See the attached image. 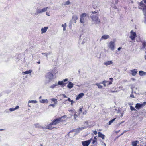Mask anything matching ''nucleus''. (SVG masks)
<instances>
[{"label":"nucleus","instance_id":"nucleus-1","mask_svg":"<svg viewBox=\"0 0 146 146\" xmlns=\"http://www.w3.org/2000/svg\"><path fill=\"white\" fill-rule=\"evenodd\" d=\"M66 115H64L60 117L55 119L53 120L52 122L54 125H56L60 122L65 121V120L64 119L66 118Z\"/></svg>","mask_w":146,"mask_h":146},{"label":"nucleus","instance_id":"nucleus-2","mask_svg":"<svg viewBox=\"0 0 146 146\" xmlns=\"http://www.w3.org/2000/svg\"><path fill=\"white\" fill-rule=\"evenodd\" d=\"M67 81H68V79L67 78L64 79L63 81H59L57 83H56L55 84H54L51 85L50 88H53L58 85H62V86L63 87L65 86L66 84H67V82H65Z\"/></svg>","mask_w":146,"mask_h":146},{"label":"nucleus","instance_id":"nucleus-3","mask_svg":"<svg viewBox=\"0 0 146 146\" xmlns=\"http://www.w3.org/2000/svg\"><path fill=\"white\" fill-rule=\"evenodd\" d=\"M92 21L95 24H99L100 23V20L99 19L97 15L92 14L90 16Z\"/></svg>","mask_w":146,"mask_h":146},{"label":"nucleus","instance_id":"nucleus-4","mask_svg":"<svg viewBox=\"0 0 146 146\" xmlns=\"http://www.w3.org/2000/svg\"><path fill=\"white\" fill-rule=\"evenodd\" d=\"M113 78H109V81L104 80L101 83L103 84L104 87L106 86L110 85L112 83Z\"/></svg>","mask_w":146,"mask_h":146},{"label":"nucleus","instance_id":"nucleus-5","mask_svg":"<svg viewBox=\"0 0 146 146\" xmlns=\"http://www.w3.org/2000/svg\"><path fill=\"white\" fill-rule=\"evenodd\" d=\"M86 17H88V15L86 13H84L82 14L80 16V22L84 23Z\"/></svg>","mask_w":146,"mask_h":146},{"label":"nucleus","instance_id":"nucleus-6","mask_svg":"<svg viewBox=\"0 0 146 146\" xmlns=\"http://www.w3.org/2000/svg\"><path fill=\"white\" fill-rule=\"evenodd\" d=\"M137 36V35L135 32L133 31V30H131L130 32V38L132 40H134Z\"/></svg>","mask_w":146,"mask_h":146},{"label":"nucleus","instance_id":"nucleus-7","mask_svg":"<svg viewBox=\"0 0 146 146\" xmlns=\"http://www.w3.org/2000/svg\"><path fill=\"white\" fill-rule=\"evenodd\" d=\"M92 139V138L90 139L87 141H86L82 142V144L83 146H88L89 145L90 143L91 140Z\"/></svg>","mask_w":146,"mask_h":146},{"label":"nucleus","instance_id":"nucleus-8","mask_svg":"<svg viewBox=\"0 0 146 146\" xmlns=\"http://www.w3.org/2000/svg\"><path fill=\"white\" fill-rule=\"evenodd\" d=\"M109 46L112 50H114L115 47V42L111 41L110 42Z\"/></svg>","mask_w":146,"mask_h":146},{"label":"nucleus","instance_id":"nucleus-9","mask_svg":"<svg viewBox=\"0 0 146 146\" xmlns=\"http://www.w3.org/2000/svg\"><path fill=\"white\" fill-rule=\"evenodd\" d=\"M46 77V78H48L49 80H51L53 78V75L52 73H51L50 72H48L47 73Z\"/></svg>","mask_w":146,"mask_h":146},{"label":"nucleus","instance_id":"nucleus-10","mask_svg":"<svg viewBox=\"0 0 146 146\" xmlns=\"http://www.w3.org/2000/svg\"><path fill=\"white\" fill-rule=\"evenodd\" d=\"M48 9V7L44 8L41 10L38 9L37 10V14L40 13L42 12H44L46 11Z\"/></svg>","mask_w":146,"mask_h":146},{"label":"nucleus","instance_id":"nucleus-11","mask_svg":"<svg viewBox=\"0 0 146 146\" xmlns=\"http://www.w3.org/2000/svg\"><path fill=\"white\" fill-rule=\"evenodd\" d=\"M54 124L52 123V122H51L46 127L47 129L49 130H52L55 127L53 126Z\"/></svg>","mask_w":146,"mask_h":146},{"label":"nucleus","instance_id":"nucleus-12","mask_svg":"<svg viewBox=\"0 0 146 146\" xmlns=\"http://www.w3.org/2000/svg\"><path fill=\"white\" fill-rule=\"evenodd\" d=\"M139 6L138 7V8L140 9H143V10L144 9V7L145 6V5L143 3V2L141 1L139 3Z\"/></svg>","mask_w":146,"mask_h":146},{"label":"nucleus","instance_id":"nucleus-13","mask_svg":"<svg viewBox=\"0 0 146 146\" xmlns=\"http://www.w3.org/2000/svg\"><path fill=\"white\" fill-rule=\"evenodd\" d=\"M92 143V144H94V145L97 146L98 143L97 138H96V137L95 136L94 137Z\"/></svg>","mask_w":146,"mask_h":146},{"label":"nucleus","instance_id":"nucleus-14","mask_svg":"<svg viewBox=\"0 0 146 146\" xmlns=\"http://www.w3.org/2000/svg\"><path fill=\"white\" fill-rule=\"evenodd\" d=\"M143 107V104L140 103H137L136 104L135 108L137 110H139Z\"/></svg>","mask_w":146,"mask_h":146},{"label":"nucleus","instance_id":"nucleus-15","mask_svg":"<svg viewBox=\"0 0 146 146\" xmlns=\"http://www.w3.org/2000/svg\"><path fill=\"white\" fill-rule=\"evenodd\" d=\"M130 71L131 72V74L133 76H135L137 72V70L136 69L131 70H130Z\"/></svg>","mask_w":146,"mask_h":146},{"label":"nucleus","instance_id":"nucleus-16","mask_svg":"<svg viewBox=\"0 0 146 146\" xmlns=\"http://www.w3.org/2000/svg\"><path fill=\"white\" fill-rule=\"evenodd\" d=\"M48 29V27H45L44 28H42L41 29V33L42 34L46 32Z\"/></svg>","mask_w":146,"mask_h":146},{"label":"nucleus","instance_id":"nucleus-17","mask_svg":"<svg viewBox=\"0 0 146 146\" xmlns=\"http://www.w3.org/2000/svg\"><path fill=\"white\" fill-rule=\"evenodd\" d=\"M74 84L71 82H69L67 86V87L69 89H71L73 87Z\"/></svg>","mask_w":146,"mask_h":146},{"label":"nucleus","instance_id":"nucleus-18","mask_svg":"<svg viewBox=\"0 0 146 146\" xmlns=\"http://www.w3.org/2000/svg\"><path fill=\"white\" fill-rule=\"evenodd\" d=\"M84 95V94L81 93L79 94L76 98V100H77L81 98Z\"/></svg>","mask_w":146,"mask_h":146},{"label":"nucleus","instance_id":"nucleus-19","mask_svg":"<svg viewBox=\"0 0 146 146\" xmlns=\"http://www.w3.org/2000/svg\"><path fill=\"white\" fill-rule=\"evenodd\" d=\"M110 38V36L108 35H103L101 38V39H107Z\"/></svg>","mask_w":146,"mask_h":146},{"label":"nucleus","instance_id":"nucleus-20","mask_svg":"<svg viewBox=\"0 0 146 146\" xmlns=\"http://www.w3.org/2000/svg\"><path fill=\"white\" fill-rule=\"evenodd\" d=\"M139 141H135L132 142V146H137V144L139 143Z\"/></svg>","mask_w":146,"mask_h":146},{"label":"nucleus","instance_id":"nucleus-21","mask_svg":"<svg viewBox=\"0 0 146 146\" xmlns=\"http://www.w3.org/2000/svg\"><path fill=\"white\" fill-rule=\"evenodd\" d=\"M98 137L101 138L102 139H104V138L105 135L104 134H102L100 132H98Z\"/></svg>","mask_w":146,"mask_h":146},{"label":"nucleus","instance_id":"nucleus-22","mask_svg":"<svg viewBox=\"0 0 146 146\" xmlns=\"http://www.w3.org/2000/svg\"><path fill=\"white\" fill-rule=\"evenodd\" d=\"M40 102L42 103H47L48 102V100L47 99H42L40 100Z\"/></svg>","mask_w":146,"mask_h":146},{"label":"nucleus","instance_id":"nucleus-23","mask_svg":"<svg viewBox=\"0 0 146 146\" xmlns=\"http://www.w3.org/2000/svg\"><path fill=\"white\" fill-rule=\"evenodd\" d=\"M139 74L140 76L146 75V72L143 71H139Z\"/></svg>","mask_w":146,"mask_h":146},{"label":"nucleus","instance_id":"nucleus-24","mask_svg":"<svg viewBox=\"0 0 146 146\" xmlns=\"http://www.w3.org/2000/svg\"><path fill=\"white\" fill-rule=\"evenodd\" d=\"M111 61H106L104 62V64L106 66L110 65L112 64Z\"/></svg>","mask_w":146,"mask_h":146},{"label":"nucleus","instance_id":"nucleus-25","mask_svg":"<svg viewBox=\"0 0 146 146\" xmlns=\"http://www.w3.org/2000/svg\"><path fill=\"white\" fill-rule=\"evenodd\" d=\"M37 102L36 100H29L28 102V106L29 107L30 106V105H29V103H36Z\"/></svg>","mask_w":146,"mask_h":146},{"label":"nucleus","instance_id":"nucleus-26","mask_svg":"<svg viewBox=\"0 0 146 146\" xmlns=\"http://www.w3.org/2000/svg\"><path fill=\"white\" fill-rule=\"evenodd\" d=\"M51 100L52 102H54V103L57 104V100L56 98H52L51 99Z\"/></svg>","mask_w":146,"mask_h":146},{"label":"nucleus","instance_id":"nucleus-27","mask_svg":"<svg viewBox=\"0 0 146 146\" xmlns=\"http://www.w3.org/2000/svg\"><path fill=\"white\" fill-rule=\"evenodd\" d=\"M19 107L18 106H17L15 108H10L9 109V110L11 111H14L15 110L19 108Z\"/></svg>","mask_w":146,"mask_h":146},{"label":"nucleus","instance_id":"nucleus-28","mask_svg":"<svg viewBox=\"0 0 146 146\" xmlns=\"http://www.w3.org/2000/svg\"><path fill=\"white\" fill-rule=\"evenodd\" d=\"M83 109H83V106H82L79 108L78 111L79 114H81V113L82 112V111Z\"/></svg>","mask_w":146,"mask_h":146},{"label":"nucleus","instance_id":"nucleus-29","mask_svg":"<svg viewBox=\"0 0 146 146\" xmlns=\"http://www.w3.org/2000/svg\"><path fill=\"white\" fill-rule=\"evenodd\" d=\"M142 43L143 48L146 49V42L144 41Z\"/></svg>","mask_w":146,"mask_h":146},{"label":"nucleus","instance_id":"nucleus-30","mask_svg":"<svg viewBox=\"0 0 146 146\" xmlns=\"http://www.w3.org/2000/svg\"><path fill=\"white\" fill-rule=\"evenodd\" d=\"M116 119V118H115L112 119V120H111L109 122V125H110L112 123H113L114 121L115 120V119Z\"/></svg>","mask_w":146,"mask_h":146},{"label":"nucleus","instance_id":"nucleus-31","mask_svg":"<svg viewBox=\"0 0 146 146\" xmlns=\"http://www.w3.org/2000/svg\"><path fill=\"white\" fill-rule=\"evenodd\" d=\"M32 72V71L31 70H29L28 71H26L24 72V73L25 74H29L31 73Z\"/></svg>","mask_w":146,"mask_h":146},{"label":"nucleus","instance_id":"nucleus-32","mask_svg":"<svg viewBox=\"0 0 146 146\" xmlns=\"http://www.w3.org/2000/svg\"><path fill=\"white\" fill-rule=\"evenodd\" d=\"M62 26L63 27V30L64 31L66 30V23H65L64 24H62Z\"/></svg>","mask_w":146,"mask_h":146},{"label":"nucleus","instance_id":"nucleus-33","mask_svg":"<svg viewBox=\"0 0 146 146\" xmlns=\"http://www.w3.org/2000/svg\"><path fill=\"white\" fill-rule=\"evenodd\" d=\"M100 84L101 83H97L96 84V85L99 88L101 89L102 87V86Z\"/></svg>","mask_w":146,"mask_h":146},{"label":"nucleus","instance_id":"nucleus-34","mask_svg":"<svg viewBox=\"0 0 146 146\" xmlns=\"http://www.w3.org/2000/svg\"><path fill=\"white\" fill-rule=\"evenodd\" d=\"M130 110H134V111H135L136 110L135 109L133 106H130Z\"/></svg>","mask_w":146,"mask_h":146},{"label":"nucleus","instance_id":"nucleus-35","mask_svg":"<svg viewBox=\"0 0 146 146\" xmlns=\"http://www.w3.org/2000/svg\"><path fill=\"white\" fill-rule=\"evenodd\" d=\"M50 104L49 105V106H52V107H55V105L56 104Z\"/></svg>","mask_w":146,"mask_h":146},{"label":"nucleus","instance_id":"nucleus-36","mask_svg":"<svg viewBox=\"0 0 146 146\" xmlns=\"http://www.w3.org/2000/svg\"><path fill=\"white\" fill-rule=\"evenodd\" d=\"M87 113V110H84V111L82 112V114L83 115H85Z\"/></svg>","mask_w":146,"mask_h":146},{"label":"nucleus","instance_id":"nucleus-37","mask_svg":"<svg viewBox=\"0 0 146 146\" xmlns=\"http://www.w3.org/2000/svg\"><path fill=\"white\" fill-rule=\"evenodd\" d=\"M98 12V10H96L94 11H92V14H93L94 13H97Z\"/></svg>","mask_w":146,"mask_h":146},{"label":"nucleus","instance_id":"nucleus-38","mask_svg":"<svg viewBox=\"0 0 146 146\" xmlns=\"http://www.w3.org/2000/svg\"><path fill=\"white\" fill-rule=\"evenodd\" d=\"M77 117H78V115H77V114H74V119H76Z\"/></svg>","mask_w":146,"mask_h":146},{"label":"nucleus","instance_id":"nucleus-39","mask_svg":"<svg viewBox=\"0 0 146 146\" xmlns=\"http://www.w3.org/2000/svg\"><path fill=\"white\" fill-rule=\"evenodd\" d=\"M70 2L69 1H67L66 2L65 4L66 5H68L70 4Z\"/></svg>","mask_w":146,"mask_h":146},{"label":"nucleus","instance_id":"nucleus-40","mask_svg":"<svg viewBox=\"0 0 146 146\" xmlns=\"http://www.w3.org/2000/svg\"><path fill=\"white\" fill-rule=\"evenodd\" d=\"M93 133L95 135L97 134V131L96 130L94 131L93 132Z\"/></svg>","mask_w":146,"mask_h":146},{"label":"nucleus","instance_id":"nucleus-41","mask_svg":"<svg viewBox=\"0 0 146 146\" xmlns=\"http://www.w3.org/2000/svg\"><path fill=\"white\" fill-rule=\"evenodd\" d=\"M88 121H86L84 122V124H86L88 125Z\"/></svg>","mask_w":146,"mask_h":146},{"label":"nucleus","instance_id":"nucleus-42","mask_svg":"<svg viewBox=\"0 0 146 146\" xmlns=\"http://www.w3.org/2000/svg\"><path fill=\"white\" fill-rule=\"evenodd\" d=\"M70 102H71V105H72L73 103H74V102L73 101V100H71Z\"/></svg>","mask_w":146,"mask_h":146},{"label":"nucleus","instance_id":"nucleus-43","mask_svg":"<svg viewBox=\"0 0 146 146\" xmlns=\"http://www.w3.org/2000/svg\"><path fill=\"white\" fill-rule=\"evenodd\" d=\"M143 104V106H144L146 104V102H143V103L142 104Z\"/></svg>","mask_w":146,"mask_h":146},{"label":"nucleus","instance_id":"nucleus-44","mask_svg":"<svg viewBox=\"0 0 146 146\" xmlns=\"http://www.w3.org/2000/svg\"><path fill=\"white\" fill-rule=\"evenodd\" d=\"M68 100V101L70 102L71 100L69 98H68L67 100H66V101Z\"/></svg>","mask_w":146,"mask_h":146},{"label":"nucleus","instance_id":"nucleus-45","mask_svg":"<svg viewBox=\"0 0 146 146\" xmlns=\"http://www.w3.org/2000/svg\"><path fill=\"white\" fill-rule=\"evenodd\" d=\"M46 15H48V16H50L49 13L47 12H46Z\"/></svg>","mask_w":146,"mask_h":146},{"label":"nucleus","instance_id":"nucleus-46","mask_svg":"<svg viewBox=\"0 0 146 146\" xmlns=\"http://www.w3.org/2000/svg\"><path fill=\"white\" fill-rule=\"evenodd\" d=\"M62 95L64 97V98H67V96L64 94H62Z\"/></svg>","mask_w":146,"mask_h":146},{"label":"nucleus","instance_id":"nucleus-47","mask_svg":"<svg viewBox=\"0 0 146 146\" xmlns=\"http://www.w3.org/2000/svg\"><path fill=\"white\" fill-rule=\"evenodd\" d=\"M130 97H132V98H134V96L133 95H131L130 96Z\"/></svg>","mask_w":146,"mask_h":146},{"label":"nucleus","instance_id":"nucleus-48","mask_svg":"<svg viewBox=\"0 0 146 146\" xmlns=\"http://www.w3.org/2000/svg\"><path fill=\"white\" fill-rule=\"evenodd\" d=\"M121 48V47L118 48V50H120Z\"/></svg>","mask_w":146,"mask_h":146},{"label":"nucleus","instance_id":"nucleus-49","mask_svg":"<svg viewBox=\"0 0 146 146\" xmlns=\"http://www.w3.org/2000/svg\"><path fill=\"white\" fill-rule=\"evenodd\" d=\"M40 61H38V62H37V63L38 64H40Z\"/></svg>","mask_w":146,"mask_h":146},{"label":"nucleus","instance_id":"nucleus-50","mask_svg":"<svg viewBox=\"0 0 146 146\" xmlns=\"http://www.w3.org/2000/svg\"><path fill=\"white\" fill-rule=\"evenodd\" d=\"M41 98H42L41 96H40V97H39V99H41Z\"/></svg>","mask_w":146,"mask_h":146},{"label":"nucleus","instance_id":"nucleus-51","mask_svg":"<svg viewBox=\"0 0 146 146\" xmlns=\"http://www.w3.org/2000/svg\"><path fill=\"white\" fill-rule=\"evenodd\" d=\"M144 2L145 3H146V0H144Z\"/></svg>","mask_w":146,"mask_h":146},{"label":"nucleus","instance_id":"nucleus-52","mask_svg":"<svg viewBox=\"0 0 146 146\" xmlns=\"http://www.w3.org/2000/svg\"><path fill=\"white\" fill-rule=\"evenodd\" d=\"M145 59L146 60V55L145 56Z\"/></svg>","mask_w":146,"mask_h":146},{"label":"nucleus","instance_id":"nucleus-53","mask_svg":"<svg viewBox=\"0 0 146 146\" xmlns=\"http://www.w3.org/2000/svg\"><path fill=\"white\" fill-rule=\"evenodd\" d=\"M104 145L105 146H106V144L104 143Z\"/></svg>","mask_w":146,"mask_h":146},{"label":"nucleus","instance_id":"nucleus-54","mask_svg":"<svg viewBox=\"0 0 146 146\" xmlns=\"http://www.w3.org/2000/svg\"><path fill=\"white\" fill-rule=\"evenodd\" d=\"M132 79L133 80H135L134 78H132Z\"/></svg>","mask_w":146,"mask_h":146},{"label":"nucleus","instance_id":"nucleus-55","mask_svg":"<svg viewBox=\"0 0 146 146\" xmlns=\"http://www.w3.org/2000/svg\"><path fill=\"white\" fill-rule=\"evenodd\" d=\"M76 19H77V17L76 16Z\"/></svg>","mask_w":146,"mask_h":146},{"label":"nucleus","instance_id":"nucleus-56","mask_svg":"<svg viewBox=\"0 0 146 146\" xmlns=\"http://www.w3.org/2000/svg\"><path fill=\"white\" fill-rule=\"evenodd\" d=\"M123 133H124V132H123L122 133L121 135H122Z\"/></svg>","mask_w":146,"mask_h":146},{"label":"nucleus","instance_id":"nucleus-57","mask_svg":"<svg viewBox=\"0 0 146 146\" xmlns=\"http://www.w3.org/2000/svg\"><path fill=\"white\" fill-rule=\"evenodd\" d=\"M41 146H42V145H41Z\"/></svg>","mask_w":146,"mask_h":146},{"label":"nucleus","instance_id":"nucleus-58","mask_svg":"<svg viewBox=\"0 0 146 146\" xmlns=\"http://www.w3.org/2000/svg\"><path fill=\"white\" fill-rule=\"evenodd\" d=\"M145 7H146V5L145 6Z\"/></svg>","mask_w":146,"mask_h":146}]
</instances>
